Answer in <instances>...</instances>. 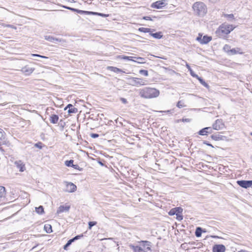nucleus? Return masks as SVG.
<instances>
[{
  "label": "nucleus",
  "mask_w": 252,
  "mask_h": 252,
  "mask_svg": "<svg viewBox=\"0 0 252 252\" xmlns=\"http://www.w3.org/2000/svg\"><path fill=\"white\" fill-rule=\"evenodd\" d=\"M160 94L159 91L156 88L152 87H145L139 90L140 96L146 99H152L157 97Z\"/></svg>",
  "instance_id": "obj_1"
},
{
  "label": "nucleus",
  "mask_w": 252,
  "mask_h": 252,
  "mask_svg": "<svg viewBox=\"0 0 252 252\" xmlns=\"http://www.w3.org/2000/svg\"><path fill=\"white\" fill-rule=\"evenodd\" d=\"M235 28L234 25L225 22L221 24L217 29L216 34L220 38L226 37Z\"/></svg>",
  "instance_id": "obj_2"
},
{
  "label": "nucleus",
  "mask_w": 252,
  "mask_h": 252,
  "mask_svg": "<svg viewBox=\"0 0 252 252\" xmlns=\"http://www.w3.org/2000/svg\"><path fill=\"white\" fill-rule=\"evenodd\" d=\"M194 12L198 16H203L207 13V7L202 2H196L193 5Z\"/></svg>",
  "instance_id": "obj_3"
},
{
  "label": "nucleus",
  "mask_w": 252,
  "mask_h": 252,
  "mask_svg": "<svg viewBox=\"0 0 252 252\" xmlns=\"http://www.w3.org/2000/svg\"><path fill=\"white\" fill-rule=\"evenodd\" d=\"M63 7H64L67 9H69L72 11L77 12L78 13L81 14H87V15H97V16H101L102 17H107L110 16V15L109 14H103V13H98V12H96L84 11V10H78V9H75L73 8H71V7H67V6H63Z\"/></svg>",
  "instance_id": "obj_4"
},
{
  "label": "nucleus",
  "mask_w": 252,
  "mask_h": 252,
  "mask_svg": "<svg viewBox=\"0 0 252 252\" xmlns=\"http://www.w3.org/2000/svg\"><path fill=\"white\" fill-rule=\"evenodd\" d=\"M223 51L229 55H234L237 54L242 55L244 54L242 49L239 47L231 49V46L228 44H225L223 47Z\"/></svg>",
  "instance_id": "obj_5"
},
{
  "label": "nucleus",
  "mask_w": 252,
  "mask_h": 252,
  "mask_svg": "<svg viewBox=\"0 0 252 252\" xmlns=\"http://www.w3.org/2000/svg\"><path fill=\"white\" fill-rule=\"evenodd\" d=\"M143 244L144 247H146L145 250H144L141 247L138 246H130V248L132 249L133 252H147L151 250L150 247V243L147 241H142L141 242Z\"/></svg>",
  "instance_id": "obj_6"
},
{
  "label": "nucleus",
  "mask_w": 252,
  "mask_h": 252,
  "mask_svg": "<svg viewBox=\"0 0 252 252\" xmlns=\"http://www.w3.org/2000/svg\"><path fill=\"white\" fill-rule=\"evenodd\" d=\"M183 211V209L180 207H175L171 209L168 212V215L169 216H173L176 215V219L178 220H181L183 219V216L182 215Z\"/></svg>",
  "instance_id": "obj_7"
},
{
  "label": "nucleus",
  "mask_w": 252,
  "mask_h": 252,
  "mask_svg": "<svg viewBox=\"0 0 252 252\" xmlns=\"http://www.w3.org/2000/svg\"><path fill=\"white\" fill-rule=\"evenodd\" d=\"M183 211V209L180 207H175L171 209L168 212V215L169 216H173L176 215V219L178 220H181L183 219V216L182 215Z\"/></svg>",
  "instance_id": "obj_8"
},
{
  "label": "nucleus",
  "mask_w": 252,
  "mask_h": 252,
  "mask_svg": "<svg viewBox=\"0 0 252 252\" xmlns=\"http://www.w3.org/2000/svg\"><path fill=\"white\" fill-rule=\"evenodd\" d=\"M186 67L189 70L191 76H192L193 77L196 78L199 81V82L204 86H205L206 87L208 86V85L207 84V83H206L205 82V81H204L201 78L199 77L197 74H196L194 73V72L192 70V69L191 68L190 66L189 65V64H188V63L186 64Z\"/></svg>",
  "instance_id": "obj_9"
},
{
  "label": "nucleus",
  "mask_w": 252,
  "mask_h": 252,
  "mask_svg": "<svg viewBox=\"0 0 252 252\" xmlns=\"http://www.w3.org/2000/svg\"><path fill=\"white\" fill-rule=\"evenodd\" d=\"M212 39V38L211 36L207 35H204L202 37V34L199 33L196 38V40L201 44H206L211 41Z\"/></svg>",
  "instance_id": "obj_10"
},
{
  "label": "nucleus",
  "mask_w": 252,
  "mask_h": 252,
  "mask_svg": "<svg viewBox=\"0 0 252 252\" xmlns=\"http://www.w3.org/2000/svg\"><path fill=\"white\" fill-rule=\"evenodd\" d=\"M225 127V125L222 122V120L218 119L212 125V128L213 129L216 130H220L223 129Z\"/></svg>",
  "instance_id": "obj_11"
},
{
  "label": "nucleus",
  "mask_w": 252,
  "mask_h": 252,
  "mask_svg": "<svg viewBox=\"0 0 252 252\" xmlns=\"http://www.w3.org/2000/svg\"><path fill=\"white\" fill-rule=\"evenodd\" d=\"M5 132L1 128H0V151L4 152V150L1 147L2 145H7L8 142L5 140Z\"/></svg>",
  "instance_id": "obj_12"
},
{
  "label": "nucleus",
  "mask_w": 252,
  "mask_h": 252,
  "mask_svg": "<svg viewBox=\"0 0 252 252\" xmlns=\"http://www.w3.org/2000/svg\"><path fill=\"white\" fill-rule=\"evenodd\" d=\"M167 4L165 0H158L153 2L151 7L153 8L160 9L165 6Z\"/></svg>",
  "instance_id": "obj_13"
},
{
  "label": "nucleus",
  "mask_w": 252,
  "mask_h": 252,
  "mask_svg": "<svg viewBox=\"0 0 252 252\" xmlns=\"http://www.w3.org/2000/svg\"><path fill=\"white\" fill-rule=\"evenodd\" d=\"M237 183L238 185H239L240 187L243 188H248L251 187L252 186V180L250 181H245V180H241V181H237Z\"/></svg>",
  "instance_id": "obj_14"
},
{
  "label": "nucleus",
  "mask_w": 252,
  "mask_h": 252,
  "mask_svg": "<svg viewBox=\"0 0 252 252\" xmlns=\"http://www.w3.org/2000/svg\"><path fill=\"white\" fill-rule=\"evenodd\" d=\"M132 82L135 85H145L146 84V81L142 78L133 77L131 78Z\"/></svg>",
  "instance_id": "obj_15"
},
{
  "label": "nucleus",
  "mask_w": 252,
  "mask_h": 252,
  "mask_svg": "<svg viewBox=\"0 0 252 252\" xmlns=\"http://www.w3.org/2000/svg\"><path fill=\"white\" fill-rule=\"evenodd\" d=\"M213 252H224L225 247L223 245H215L213 247Z\"/></svg>",
  "instance_id": "obj_16"
},
{
  "label": "nucleus",
  "mask_w": 252,
  "mask_h": 252,
  "mask_svg": "<svg viewBox=\"0 0 252 252\" xmlns=\"http://www.w3.org/2000/svg\"><path fill=\"white\" fill-rule=\"evenodd\" d=\"M107 69L116 73H126L125 71L115 66H108L107 67Z\"/></svg>",
  "instance_id": "obj_17"
},
{
  "label": "nucleus",
  "mask_w": 252,
  "mask_h": 252,
  "mask_svg": "<svg viewBox=\"0 0 252 252\" xmlns=\"http://www.w3.org/2000/svg\"><path fill=\"white\" fill-rule=\"evenodd\" d=\"M34 70V68L30 67L28 66H25L21 70L22 72L27 75L31 74Z\"/></svg>",
  "instance_id": "obj_18"
},
{
  "label": "nucleus",
  "mask_w": 252,
  "mask_h": 252,
  "mask_svg": "<svg viewBox=\"0 0 252 252\" xmlns=\"http://www.w3.org/2000/svg\"><path fill=\"white\" fill-rule=\"evenodd\" d=\"M68 108V113L70 114L72 113H76L77 112V109L71 104H68L64 109V110H67Z\"/></svg>",
  "instance_id": "obj_19"
},
{
  "label": "nucleus",
  "mask_w": 252,
  "mask_h": 252,
  "mask_svg": "<svg viewBox=\"0 0 252 252\" xmlns=\"http://www.w3.org/2000/svg\"><path fill=\"white\" fill-rule=\"evenodd\" d=\"M76 186L72 183H69L66 185V189L68 192H74L76 190Z\"/></svg>",
  "instance_id": "obj_20"
},
{
  "label": "nucleus",
  "mask_w": 252,
  "mask_h": 252,
  "mask_svg": "<svg viewBox=\"0 0 252 252\" xmlns=\"http://www.w3.org/2000/svg\"><path fill=\"white\" fill-rule=\"evenodd\" d=\"M59 117L57 115L52 114L49 117V121L51 124H56L58 123Z\"/></svg>",
  "instance_id": "obj_21"
},
{
  "label": "nucleus",
  "mask_w": 252,
  "mask_h": 252,
  "mask_svg": "<svg viewBox=\"0 0 252 252\" xmlns=\"http://www.w3.org/2000/svg\"><path fill=\"white\" fill-rule=\"evenodd\" d=\"M116 58L118 59L126 60L131 61L132 62L135 61V60L134 59V57H128V56H124V55H119V56H117Z\"/></svg>",
  "instance_id": "obj_22"
},
{
  "label": "nucleus",
  "mask_w": 252,
  "mask_h": 252,
  "mask_svg": "<svg viewBox=\"0 0 252 252\" xmlns=\"http://www.w3.org/2000/svg\"><path fill=\"white\" fill-rule=\"evenodd\" d=\"M211 138L215 141H219L223 140V136L219 134H214L211 135Z\"/></svg>",
  "instance_id": "obj_23"
},
{
  "label": "nucleus",
  "mask_w": 252,
  "mask_h": 252,
  "mask_svg": "<svg viewBox=\"0 0 252 252\" xmlns=\"http://www.w3.org/2000/svg\"><path fill=\"white\" fill-rule=\"evenodd\" d=\"M74 160L72 159H70L69 160H66L65 161V165L67 167H73L75 169H77V165H74L73 164Z\"/></svg>",
  "instance_id": "obj_24"
},
{
  "label": "nucleus",
  "mask_w": 252,
  "mask_h": 252,
  "mask_svg": "<svg viewBox=\"0 0 252 252\" xmlns=\"http://www.w3.org/2000/svg\"><path fill=\"white\" fill-rule=\"evenodd\" d=\"M150 35L155 38L157 39H160L163 36V34L161 32H159L156 33H150Z\"/></svg>",
  "instance_id": "obj_25"
},
{
  "label": "nucleus",
  "mask_w": 252,
  "mask_h": 252,
  "mask_svg": "<svg viewBox=\"0 0 252 252\" xmlns=\"http://www.w3.org/2000/svg\"><path fill=\"white\" fill-rule=\"evenodd\" d=\"M208 129H210V127H205V128L201 129L199 131L198 133L200 135H207L208 132L207 131V130Z\"/></svg>",
  "instance_id": "obj_26"
},
{
  "label": "nucleus",
  "mask_w": 252,
  "mask_h": 252,
  "mask_svg": "<svg viewBox=\"0 0 252 252\" xmlns=\"http://www.w3.org/2000/svg\"><path fill=\"white\" fill-rule=\"evenodd\" d=\"M6 194V189L5 187L0 186V198L4 197Z\"/></svg>",
  "instance_id": "obj_27"
},
{
  "label": "nucleus",
  "mask_w": 252,
  "mask_h": 252,
  "mask_svg": "<svg viewBox=\"0 0 252 252\" xmlns=\"http://www.w3.org/2000/svg\"><path fill=\"white\" fill-rule=\"evenodd\" d=\"M44 228L45 231L48 233H50L52 232V226L50 224H45Z\"/></svg>",
  "instance_id": "obj_28"
},
{
  "label": "nucleus",
  "mask_w": 252,
  "mask_h": 252,
  "mask_svg": "<svg viewBox=\"0 0 252 252\" xmlns=\"http://www.w3.org/2000/svg\"><path fill=\"white\" fill-rule=\"evenodd\" d=\"M139 32H144V33H148L151 32V29L147 28L141 27L139 28L138 30Z\"/></svg>",
  "instance_id": "obj_29"
},
{
  "label": "nucleus",
  "mask_w": 252,
  "mask_h": 252,
  "mask_svg": "<svg viewBox=\"0 0 252 252\" xmlns=\"http://www.w3.org/2000/svg\"><path fill=\"white\" fill-rule=\"evenodd\" d=\"M134 59H136L135 60V61H134V62H136L139 63H145V60L144 58L142 57H134Z\"/></svg>",
  "instance_id": "obj_30"
},
{
  "label": "nucleus",
  "mask_w": 252,
  "mask_h": 252,
  "mask_svg": "<svg viewBox=\"0 0 252 252\" xmlns=\"http://www.w3.org/2000/svg\"><path fill=\"white\" fill-rule=\"evenodd\" d=\"M202 232V230L201 227H197L195 232V236L197 237H200L201 236Z\"/></svg>",
  "instance_id": "obj_31"
},
{
  "label": "nucleus",
  "mask_w": 252,
  "mask_h": 252,
  "mask_svg": "<svg viewBox=\"0 0 252 252\" xmlns=\"http://www.w3.org/2000/svg\"><path fill=\"white\" fill-rule=\"evenodd\" d=\"M35 211L37 213L39 214H42L44 213V208L42 206H40L38 207L35 208Z\"/></svg>",
  "instance_id": "obj_32"
},
{
  "label": "nucleus",
  "mask_w": 252,
  "mask_h": 252,
  "mask_svg": "<svg viewBox=\"0 0 252 252\" xmlns=\"http://www.w3.org/2000/svg\"><path fill=\"white\" fill-rule=\"evenodd\" d=\"M70 208V207L68 206H61L59 208V211L60 212H63L64 211H68Z\"/></svg>",
  "instance_id": "obj_33"
},
{
  "label": "nucleus",
  "mask_w": 252,
  "mask_h": 252,
  "mask_svg": "<svg viewBox=\"0 0 252 252\" xmlns=\"http://www.w3.org/2000/svg\"><path fill=\"white\" fill-rule=\"evenodd\" d=\"M17 167L19 169L20 171L23 172L25 170V164L23 163H18L17 165Z\"/></svg>",
  "instance_id": "obj_34"
},
{
  "label": "nucleus",
  "mask_w": 252,
  "mask_h": 252,
  "mask_svg": "<svg viewBox=\"0 0 252 252\" xmlns=\"http://www.w3.org/2000/svg\"><path fill=\"white\" fill-rule=\"evenodd\" d=\"M177 106L179 108H181L185 107L186 105H185V104L183 101L180 100L178 102V103L177 104Z\"/></svg>",
  "instance_id": "obj_35"
},
{
  "label": "nucleus",
  "mask_w": 252,
  "mask_h": 252,
  "mask_svg": "<svg viewBox=\"0 0 252 252\" xmlns=\"http://www.w3.org/2000/svg\"><path fill=\"white\" fill-rule=\"evenodd\" d=\"M73 242V240L72 239H70L67 243L63 246V249L64 250H67V247L72 243Z\"/></svg>",
  "instance_id": "obj_36"
},
{
  "label": "nucleus",
  "mask_w": 252,
  "mask_h": 252,
  "mask_svg": "<svg viewBox=\"0 0 252 252\" xmlns=\"http://www.w3.org/2000/svg\"><path fill=\"white\" fill-rule=\"evenodd\" d=\"M73 242V240L72 239H70L67 243L63 246V249L64 250H67V247L72 243Z\"/></svg>",
  "instance_id": "obj_37"
},
{
  "label": "nucleus",
  "mask_w": 252,
  "mask_h": 252,
  "mask_svg": "<svg viewBox=\"0 0 252 252\" xmlns=\"http://www.w3.org/2000/svg\"><path fill=\"white\" fill-rule=\"evenodd\" d=\"M223 17H224L225 18H226L227 19H234V15L232 14H223Z\"/></svg>",
  "instance_id": "obj_38"
},
{
  "label": "nucleus",
  "mask_w": 252,
  "mask_h": 252,
  "mask_svg": "<svg viewBox=\"0 0 252 252\" xmlns=\"http://www.w3.org/2000/svg\"><path fill=\"white\" fill-rule=\"evenodd\" d=\"M97 224L96 221H90L89 222V229L91 230L93 226Z\"/></svg>",
  "instance_id": "obj_39"
},
{
  "label": "nucleus",
  "mask_w": 252,
  "mask_h": 252,
  "mask_svg": "<svg viewBox=\"0 0 252 252\" xmlns=\"http://www.w3.org/2000/svg\"><path fill=\"white\" fill-rule=\"evenodd\" d=\"M139 73L145 76H147L148 75V71L146 70L141 69L139 71Z\"/></svg>",
  "instance_id": "obj_40"
},
{
  "label": "nucleus",
  "mask_w": 252,
  "mask_h": 252,
  "mask_svg": "<svg viewBox=\"0 0 252 252\" xmlns=\"http://www.w3.org/2000/svg\"><path fill=\"white\" fill-rule=\"evenodd\" d=\"M190 121V119H189V118H183L182 119H180V120H178V122H184V123H189Z\"/></svg>",
  "instance_id": "obj_41"
},
{
  "label": "nucleus",
  "mask_w": 252,
  "mask_h": 252,
  "mask_svg": "<svg viewBox=\"0 0 252 252\" xmlns=\"http://www.w3.org/2000/svg\"><path fill=\"white\" fill-rule=\"evenodd\" d=\"M43 144L41 142H39L35 144V147L39 148L41 149L43 147Z\"/></svg>",
  "instance_id": "obj_42"
},
{
  "label": "nucleus",
  "mask_w": 252,
  "mask_h": 252,
  "mask_svg": "<svg viewBox=\"0 0 252 252\" xmlns=\"http://www.w3.org/2000/svg\"><path fill=\"white\" fill-rule=\"evenodd\" d=\"M32 56H33V57H40V58H46V59L47 58V57L41 56V55H38V54H32Z\"/></svg>",
  "instance_id": "obj_43"
},
{
  "label": "nucleus",
  "mask_w": 252,
  "mask_h": 252,
  "mask_svg": "<svg viewBox=\"0 0 252 252\" xmlns=\"http://www.w3.org/2000/svg\"><path fill=\"white\" fill-rule=\"evenodd\" d=\"M143 19L148 21H152V19L150 16H144L142 18Z\"/></svg>",
  "instance_id": "obj_44"
},
{
  "label": "nucleus",
  "mask_w": 252,
  "mask_h": 252,
  "mask_svg": "<svg viewBox=\"0 0 252 252\" xmlns=\"http://www.w3.org/2000/svg\"><path fill=\"white\" fill-rule=\"evenodd\" d=\"M91 136L92 138H95L98 137L99 136V135L98 134H96V133H92L91 134Z\"/></svg>",
  "instance_id": "obj_45"
},
{
  "label": "nucleus",
  "mask_w": 252,
  "mask_h": 252,
  "mask_svg": "<svg viewBox=\"0 0 252 252\" xmlns=\"http://www.w3.org/2000/svg\"><path fill=\"white\" fill-rule=\"evenodd\" d=\"M203 143L207 146L214 148V146L212 144L208 143L207 141H204Z\"/></svg>",
  "instance_id": "obj_46"
},
{
  "label": "nucleus",
  "mask_w": 252,
  "mask_h": 252,
  "mask_svg": "<svg viewBox=\"0 0 252 252\" xmlns=\"http://www.w3.org/2000/svg\"><path fill=\"white\" fill-rule=\"evenodd\" d=\"M121 100L122 101V102L125 104L126 103H127V100L126 98H121Z\"/></svg>",
  "instance_id": "obj_47"
},
{
  "label": "nucleus",
  "mask_w": 252,
  "mask_h": 252,
  "mask_svg": "<svg viewBox=\"0 0 252 252\" xmlns=\"http://www.w3.org/2000/svg\"><path fill=\"white\" fill-rule=\"evenodd\" d=\"M81 236H79V235H77L76 236H75V237H74L73 238L71 239L74 242L75 240H77L79 238H80Z\"/></svg>",
  "instance_id": "obj_48"
},
{
  "label": "nucleus",
  "mask_w": 252,
  "mask_h": 252,
  "mask_svg": "<svg viewBox=\"0 0 252 252\" xmlns=\"http://www.w3.org/2000/svg\"><path fill=\"white\" fill-rule=\"evenodd\" d=\"M212 129H213V128L210 127V129H208L207 130V131L208 132V134L212 133L213 132Z\"/></svg>",
  "instance_id": "obj_49"
},
{
  "label": "nucleus",
  "mask_w": 252,
  "mask_h": 252,
  "mask_svg": "<svg viewBox=\"0 0 252 252\" xmlns=\"http://www.w3.org/2000/svg\"><path fill=\"white\" fill-rule=\"evenodd\" d=\"M250 134H251V135H252V132H251Z\"/></svg>",
  "instance_id": "obj_50"
}]
</instances>
